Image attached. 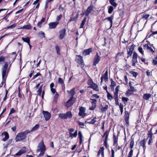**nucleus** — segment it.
<instances>
[{
  "label": "nucleus",
  "instance_id": "19",
  "mask_svg": "<svg viewBox=\"0 0 157 157\" xmlns=\"http://www.w3.org/2000/svg\"><path fill=\"white\" fill-rule=\"evenodd\" d=\"M113 15H111L109 17H107L104 20H108L109 21L111 24V27L113 24Z\"/></svg>",
  "mask_w": 157,
  "mask_h": 157
},
{
  "label": "nucleus",
  "instance_id": "61",
  "mask_svg": "<svg viewBox=\"0 0 157 157\" xmlns=\"http://www.w3.org/2000/svg\"><path fill=\"white\" fill-rule=\"evenodd\" d=\"M15 111L14 110V109H11L10 110V112L9 113V115H11L12 113H15Z\"/></svg>",
  "mask_w": 157,
  "mask_h": 157
},
{
  "label": "nucleus",
  "instance_id": "50",
  "mask_svg": "<svg viewBox=\"0 0 157 157\" xmlns=\"http://www.w3.org/2000/svg\"><path fill=\"white\" fill-rule=\"evenodd\" d=\"M153 143V139L152 138H150L149 139V141H148V144L149 145H151Z\"/></svg>",
  "mask_w": 157,
  "mask_h": 157
},
{
  "label": "nucleus",
  "instance_id": "47",
  "mask_svg": "<svg viewBox=\"0 0 157 157\" xmlns=\"http://www.w3.org/2000/svg\"><path fill=\"white\" fill-rule=\"evenodd\" d=\"M132 92L130 89H129L127 91L126 94L127 96H128L131 94Z\"/></svg>",
  "mask_w": 157,
  "mask_h": 157
},
{
  "label": "nucleus",
  "instance_id": "8",
  "mask_svg": "<svg viewBox=\"0 0 157 157\" xmlns=\"http://www.w3.org/2000/svg\"><path fill=\"white\" fill-rule=\"evenodd\" d=\"M100 59V57L98 56V53H96V56L94 58L93 65L96 66L99 62Z\"/></svg>",
  "mask_w": 157,
  "mask_h": 157
},
{
  "label": "nucleus",
  "instance_id": "1",
  "mask_svg": "<svg viewBox=\"0 0 157 157\" xmlns=\"http://www.w3.org/2000/svg\"><path fill=\"white\" fill-rule=\"evenodd\" d=\"M75 88H73L70 90H67L68 96L70 97L69 100L67 102L66 105L67 107H69L74 103L75 99L74 98V96L75 94Z\"/></svg>",
  "mask_w": 157,
  "mask_h": 157
},
{
  "label": "nucleus",
  "instance_id": "24",
  "mask_svg": "<svg viewBox=\"0 0 157 157\" xmlns=\"http://www.w3.org/2000/svg\"><path fill=\"white\" fill-rule=\"evenodd\" d=\"M66 115V119L67 118H70L72 117V114L71 112L68 111L67 112L65 113Z\"/></svg>",
  "mask_w": 157,
  "mask_h": 157
},
{
  "label": "nucleus",
  "instance_id": "3",
  "mask_svg": "<svg viewBox=\"0 0 157 157\" xmlns=\"http://www.w3.org/2000/svg\"><path fill=\"white\" fill-rule=\"evenodd\" d=\"M46 150L45 146L44 144L43 141L40 142L37 148V151L40 152L38 157H41L44 154Z\"/></svg>",
  "mask_w": 157,
  "mask_h": 157
},
{
  "label": "nucleus",
  "instance_id": "22",
  "mask_svg": "<svg viewBox=\"0 0 157 157\" xmlns=\"http://www.w3.org/2000/svg\"><path fill=\"white\" fill-rule=\"evenodd\" d=\"M26 152V151L24 149H21L19 150L17 153L15 154L16 155H21L22 154Z\"/></svg>",
  "mask_w": 157,
  "mask_h": 157
},
{
  "label": "nucleus",
  "instance_id": "57",
  "mask_svg": "<svg viewBox=\"0 0 157 157\" xmlns=\"http://www.w3.org/2000/svg\"><path fill=\"white\" fill-rule=\"evenodd\" d=\"M62 17V16L61 14H60L59 16H58L56 18V21H59Z\"/></svg>",
  "mask_w": 157,
  "mask_h": 157
},
{
  "label": "nucleus",
  "instance_id": "43",
  "mask_svg": "<svg viewBox=\"0 0 157 157\" xmlns=\"http://www.w3.org/2000/svg\"><path fill=\"white\" fill-rule=\"evenodd\" d=\"M113 8L112 6H110L108 10V13L109 14L111 13L113 11Z\"/></svg>",
  "mask_w": 157,
  "mask_h": 157
},
{
  "label": "nucleus",
  "instance_id": "48",
  "mask_svg": "<svg viewBox=\"0 0 157 157\" xmlns=\"http://www.w3.org/2000/svg\"><path fill=\"white\" fill-rule=\"evenodd\" d=\"M122 101L125 103L129 100V99L127 98L123 97L122 98Z\"/></svg>",
  "mask_w": 157,
  "mask_h": 157
},
{
  "label": "nucleus",
  "instance_id": "9",
  "mask_svg": "<svg viewBox=\"0 0 157 157\" xmlns=\"http://www.w3.org/2000/svg\"><path fill=\"white\" fill-rule=\"evenodd\" d=\"M120 88V86H117L115 88V92L114 93V98L116 102L118 101V91Z\"/></svg>",
  "mask_w": 157,
  "mask_h": 157
},
{
  "label": "nucleus",
  "instance_id": "56",
  "mask_svg": "<svg viewBox=\"0 0 157 157\" xmlns=\"http://www.w3.org/2000/svg\"><path fill=\"white\" fill-rule=\"evenodd\" d=\"M107 140H105L103 143L104 145L106 148L107 147Z\"/></svg>",
  "mask_w": 157,
  "mask_h": 157
},
{
  "label": "nucleus",
  "instance_id": "6",
  "mask_svg": "<svg viewBox=\"0 0 157 157\" xmlns=\"http://www.w3.org/2000/svg\"><path fill=\"white\" fill-rule=\"evenodd\" d=\"M137 53L134 52L133 55L132 60V66L134 67L136 66V63H137Z\"/></svg>",
  "mask_w": 157,
  "mask_h": 157
},
{
  "label": "nucleus",
  "instance_id": "7",
  "mask_svg": "<svg viewBox=\"0 0 157 157\" xmlns=\"http://www.w3.org/2000/svg\"><path fill=\"white\" fill-rule=\"evenodd\" d=\"M42 113L45 121H48L49 120L51 117V115L49 112L47 111H43Z\"/></svg>",
  "mask_w": 157,
  "mask_h": 157
},
{
  "label": "nucleus",
  "instance_id": "29",
  "mask_svg": "<svg viewBox=\"0 0 157 157\" xmlns=\"http://www.w3.org/2000/svg\"><path fill=\"white\" fill-rule=\"evenodd\" d=\"M109 132L107 130H106L105 132L104 133L102 137H105V140H108V135H109Z\"/></svg>",
  "mask_w": 157,
  "mask_h": 157
},
{
  "label": "nucleus",
  "instance_id": "55",
  "mask_svg": "<svg viewBox=\"0 0 157 157\" xmlns=\"http://www.w3.org/2000/svg\"><path fill=\"white\" fill-rule=\"evenodd\" d=\"M149 16V15L146 14L144 15L142 17V18H145V19H147Z\"/></svg>",
  "mask_w": 157,
  "mask_h": 157
},
{
  "label": "nucleus",
  "instance_id": "39",
  "mask_svg": "<svg viewBox=\"0 0 157 157\" xmlns=\"http://www.w3.org/2000/svg\"><path fill=\"white\" fill-rule=\"evenodd\" d=\"M133 51V49L132 48H130L129 50V51H128L127 54L128 55V56H127V57H128L129 56H131L132 53V52Z\"/></svg>",
  "mask_w": 157,
  "mask_h": 157
},
{
  "label": "nucleus",
  "instance_id": "49",
  "mask_svg": "<svg viewBox=\"0 0 157 157\" xmlns=\"http://www.w3.org/2000/svg\"><path fill=\"white\" fill-rule=\"evenodd\" d=\"M138 50L140 53L142 55H144V52L143 51V48L141 47H139L138 48Z\"/></svg>",
  "mask_w": 157,
  "mask_h": 157
},
{
  "label": "nucleus",
  "instance_id": "16",
  "mask_svg": "<svg viewBox=\"0 0 157 157\" xmlns=\"http://www.w3.org/2000/svg\"><path fill=\"white\" fill-rule=\"evenodd\" d=\"M92 52V49L90 48L88 49L85 50L83 52V55L84 56L89 55Z\"/></svg>",
  "mask_w": 157,
  "mask_h": 157
},
{
  "label": "nucleus",
  "instance_id": "17",
  "mask_svg": "<svg viewBox=\"0 0 157 157\" xmlns=\"http://www.w3.org/2000/svg\"><path fill=\"white\" fill-rule=\"evenodd\" d=\"M88 87L91 88L96 91H98L99 90V89L97 85L94 83L91 86H89Z\"/></svg>",
  "mask_w": 157,
  "mask_h": 157
},
{
  "label": "nucleus",
  "instance_id": "63",
  "mask_svg": "<svg viewBox=\"0 0 157 157\" xmlns=\"http://www.w3.org/2000/svg\"><path fill=\"white\" fill-rule=\"evenodd\" d=\"M153 63L154 65H156L157 64V61L155 59H153Z\"/></svg>",
  "mask_w": 157,
  "mask_h": 157
},
{
  "label": "nucleus",
  "instance_id": "34",
  "mask_svg": "<svg viewBox=\"0 0 157 157\" xmlns=\"http://www.w3.org/2000/svg\"><path fill=\"white\" fill-rule=\"evenodd\" d=\"M113 145H115L116 143H117L118 141V138L116 137L113 134Z\"/></svg>",
  "mask_w": 157,
  "mask_h": 157
},
{
  "label": "nucleus",
  "instance_id": "28",
  "mask_svg": "<svg viewBox=\"0 0 157 157\" xmlns=\"http://www.w3.org/2000/svg\"><path fill=\"white\" fill-rule=\"evenodd\" d=\"M78 136L79 137V143L81 144L82 142V135L81 131H79L78 133Z\"/></svg>",
  "mask_w": 157,
  "mask_h": 157
},
{
  "label": "nucleus",
  "instance_id": "59",
  "mask_svg": "<svg viewBox=\"0 0 157 157\" xmlns=\"http://www.w3.org/2000/svg\"><path fill=\"white\" fill-rule=\"evenodd\" d=\"M5 79H2V82L1 84H0V87H2L3 85V83L6 82Z\"/></svg>",
  "mask_w": 157,
  "mask_h": 157
},
{
  "label": "nucleus",
  "instance_id": "11",
  "mask_svg": "<svg viewBox=\"0 0 157 157\" xmlns=\"http://www.w3.org/2000/svg\"><path fill=\"white\" fill-rule=\"evenodd\" d=\"M59 24L58 21H56L53 22H50L49 23L48 25L49 28L50 29H52L55 28L57 25Z\"/></svg>",
  "mask_w": 157,
  "mask_h": 157
},
{
  "label": "nucleus",
  "instance_id": "5",
  "mask_svg": "<svg viewBox=\"0 0 157 157\" xmlns=\"http://www.w3.org/2000/svg\"><path fill=\"white\" fill-rule=\"evenodd\" d=\"M77 62L81 68H83L84 66L83 60L82 57L79 55L76 56Z\"/></svg>",
  "mask_w": 157,
  "mask_h": 157
},
{
  "label": "nucleus",
  "instance_id": "13",
  "mask_svg": "<svg viewBox=\"0 0 157 157\" xmlns=\"http://www.w3.org/2000/svg\"><path fill=\"white\" fill-rule=\"evenodd\" d=\"M129 114L128 112L127 111H125L124 120L126 124H128L129 123Z\"/></svg>",
  "mask_w": 157,
  "mask_h": 157
},
{
  "label": "nucleus",
  "instance_id": "41",
  "mask_svg": "<svg viewBox=\"0 0 157 157\" xmlns=\"http://www.w3.org/2000/svg\"><path fill=\"white\" fill-rule=\"evenodd\" d=\"M58 82L59 83L62 85H64V82L62 78H58Z\"/></svg>",
  "mask_w": 157,
  "mask_h": 157
},
{
  "label": "nucleus",
  "instance_id": "60",
  "mask_svg": "<svg viewBox=\"0 0 157 157\" xmlns=\"http://www.w3.org/2000/svg\"><path fill=\"white\" fill-rule=\"evenodd\" d=\"M92 101H91V103L92 104H94L95 105V104H96L97 102V100L96 99H91Z\"/></svg>",
  "mask_w": 157,
  "mask_h": 157
},
{
  "label": "nucleus",
  "instance_id": "14",
  "mask_svg": "<svg viewBox=\"0 0 157 157\" xmlns=\"http://www.w3.org/2000/svg\"><path fill=\"white\" fill-rule=\"evenodd\" d=\"M146 143V140L144 139L140 142V144L141 146L143 147L144 151L146 149L145 144Z\"/></svg>",
  "mask_w": 157,
  "mask_h": 157
},
{
  "label": "nucleus",
  "instance_id": "21",
  "mask_svg": "<svg viewBox=\"0 0 157 157\" xmlns=\"http://www.w3.org/2000/svg\"><path fill=\"white\" fill-rule=\"evenodd\" d=\"M3 134L5 136V137L2 139L3 141H6L9 138V136L8 133L7 132H5L3 133Z\"/></svg>",
  "mask_w": 157,
  "mask_h": 157
},
{
  "label": "nucleus",
  "instance_id": "31",
  "mask_svg": "<svg viewBox=\"0 0 157 157\" xmlns=\"http://www.w3.org/2000/svg\"><path fill=\"white\" fill-rule=\"evenodd\" d=\"M116 0H109L110 4L113 6L116 7L117 6V4L115 2Z\"/></svg>",
  "mask_w": 157,
  "mask_h": 157
},
{
  "label": "nucleus",
  "instance_id": "52",
  "mask_svg": "<svg viewBox=\"0 0 157 157\" xmlns=\"http://www.w3.org/2000/svg\"><path fill=\"white\" fill-rule=\"evenodd\" d=\"M133 151L132 149H131L129 152V154H128V157H131L132 155V153H133Z\"/></svg>",
  "mask_w": 157,
  "mask_h": 157
},
{
  "label": "nucleus",
  "instance_id": "32",
  "mask_svg": "<svg viewBox=\"0 0 157 157\" xmlns=\"http://www.w3.org/2000/svg\"><path fill=\"white\" fill-rule=\"evenodd\" d=\"M45 20V18H43L40 21L38 22L37 24V26L39 27H41L42 23Z\"/></svg>",
  "mask_w": 157,
  "mask_h": 157
},
{
  "label": "nucleus",
  "instance_id": "26",
  "mask_svg": "<svg viewBox=\"0 0 157 157\" xmlns=\"http://www.w3.org/2000/svg\"><path fill=\"white\" fill-rule=\"evenodd\" d=\"M70 137H71L72 138L74 137H76L77 135V131L76 130L74 133L73 134L71 132H69Z\"/></svg>",
  "mask_w": 157,
  "mask_h": 157
},
{
  "label": "nucleus",
  "instance_id": "64",
  "mask_svg": "<svg viewBox=\"0 0 157 157\" xmlns=\"http://www.w3.org/2000/svg\"><path fill=\"white\" fill-rule=\"evenodd\" d=\"M59 10L63 11V10L64 8L61 6V5L59 6Z\"/></svg>",
  "mask_w": 157,
  "mask_h": 157
},
{
  "label": "nucleus",
  "instance_id": "45",
  "mask_svg": "<svg viewBox=\"0 0 157 157\" xmlns=\"http://www.w3.org/2000/svg\"><path fill=\"white\" fill-rule=\"evenodd\" d=\"M95 119L96 118H94L91 121L88 122L87 123L89 124H94L96 122V121L95 120Z\"/></svg>",
  "mask_w": 157,
  "mask_h": 157
},
{
  "label": "nucleus",
  "instance_id": "62",
  "mask_svg": "<svg viewBox=\"0 0 157 157\" xmlns=\"http://www.w3.org/2000/svg\"><path fill=\"white\" fill-rule=\"evenodd\" d=\"M114 151L113 149H112L111 150V154H112V157H114Z\"/></svg>",
  "mask_w": 157,
  "mask_h": 157
},
{
  "label": "nucleus",
  "instance_id": "15",
  "mask_svg": "<svg viewBox=\"0 0 157 157\" xmlns=\"http://www.w3.org/2000/svg\"><path fill=\"white\" fill-rule=\"evenodd\" d=\"M85 109H79V112L78 113V115L81 116L82 117H83L85 116V114L84 113L85 110Z\"/></svg>",
  "mask_w": 157,
  "mask_h": 157
},
{
  "label": "nucleus",
  "instance_id": "40",
  "mask_svg": "<svg viewBox=\"0 0 157 157\" xmlns=\"http://www.w3.org/2000/svg\"><path fill=\"white\" fill-rule=\"evenodd\" d=\"M94 83L91 78L89 79L87 82V84L90 86H91Z\"/></svg>",
  "mask_w": 157,
  "mask_h": 157
},
{
  "label": "nucleus",
  "instance_id": "10",
  "mask_svg": "<svg viewBox=\"0 0 157 157\" xmlns=\"http://www.w3.org/2000/svg\"><path fill=\"white\" fill-rule=\"evenodd\" d=\"M94 10V7L92 6H90L87 8L86 11L85 12V14L87 16L89 13L91 12Z\"/></svg>",
  "mask_w": 157,
  "mask_h": 157
},
{
  "label": "nucleus",
  "instance_id": "30",
  "mask_svg": "<svg viewBox=\"0 0 157 157\" xmlns=\"http://www.w3.org/2000/svg\"><path fill=\"white\" fill-rule=\"evenodd\" d=\"M86 18L85 17L82 21V22L81 24L80 27H79L80 29L83 28V26L86 22Z\"/></svg>",
  "mask_w": 157,
  "mask_h": 157
},
{
  "label": "nucleus",
  "instance_id": "2",
  "mask_svg": "<svg viewBox=\"0 0 157 157\" xmlns=\"http://www.w3.org/2000/svg\"><path fill=\"white\" fill-rule=\"evenodd\" d=\"M30 132V131L27 130L23 132L18 133L16 136V141H21L25 140L26 137V135Z\"/></svg>",
  "mask_w": 157,
  "mask_h": 157
},
{
  "label": "nucleus",
  "instance_id": "37",
  "mask_svg": "<svg viewBox=\"0 0 157 157\" xmlns=\"http://www.w3.org/2000/svg\"><path fill=\"white\" fill-rule=\"evenodd\" d=\"M108 73L107 71L102 76L103 78L105 79V80H107L108 79Z\"/></svg>",
  "mask_w": 157,
  "mask_h": 157
},
{
  "label": "nucleus",
  "instance_id": "27",
  "mask_svg": "<svg viewBox=\"0 0 157 157\" xmlns=\"http://www.w3.org/2000/svg\"><path fill=\"white\" fill-rule=\"evenodd\" d=\"M59 117L63 119H66V117L65 113H60L59 114Z\"/></svg>",
  "mask_w": 157,
  "mask_h": 157
},
{
  "label": "nucleus",
  "instance_id": "25",
  "mask_svg": "<svg viewBox=\"0 0 157 157\" xmlns=\"http://www.w3.org/2000/svg\"><path fill=\"white\" fill-rule=\"evenodd\" d=\"M55 49L56 51V53L57 55H60V48L58 45H57L56 46Z\"/></svg>",
  "mask_w": 157,
  "mask_h": 157
},
{
  "label": "nucleus",
  "instance_id": "33",
  "mask_svg": "<svg viewBox=\"0 0 157 157\" xmlns=\"http://www.w3.org/2000/svg\"><path fill=\"white\" fill-rule=\"evenodd\" d=\"M22 40L25 42L27 43L28 44H29V43L30 42V39L29 37H26V38H22Z\"/></svg>",
  "mask_w": 157,
  "mask_h": 157
},
{
  "label": "nucleus",
  "instance_id": "36",
  "mask_svg": "<svg viewBox=\"0 0 157 157\" xmlns=\"http://www.w3.org/2000/svg\"><path fill=\"white\" fill-rule=\"evenodd\" d=\"M39 127V125L38 124H36L31 129L30 132L34 131L37 129Z\"/></svg>",
  "mask_w": 157,
  "mask_h": 157
},
{
  "label": "nucleus",
  "instance_id": "38",
  "mask_svg": "<svg viewBox=\"0 0 157 157\" xmlns=\"http://www.w3.org/2000/svg\"><path fill=\"white\" fill-rule=\"evenodd\" d=\"M150 44V42H148L147 44H145L144 45V49H147L148 50H149V49L150 48L149 46L148 45V44Z\"/></svg>",
  "mask_w": 157,
  "mask_h": 157
},
{
  "label": "nucleus",
  "instance_id": "42",
  "mask_svg": "<svg viewBox=\"0 0 157 157\" xmlns=\"http://www.w3.org/2000/svg\"><path fill=\"white\" fill-rule=\"evenodd\" d=\"M78 124L79 126L81 128H83V127L85 125V124L81 122L80 121H78Z\"/></svg>",
  "mask_w": 157,
  "mask_h": 157
},
{
  "label": "nucleus",
  "instance_id": "23",
  "mask_svg": "<svg viewBox=\"0 0 157 157\" xmlns=\"http://www.w3.org/2000/svg\"><path fill=\"white\" fill-rule=\"evenodd\" d=\"M32 28V26L30 24H28L22 27H21V29H25L27 30H29L31 29Z\"/></svg>",
  "mask_w": 157,
  "mask_h": 157
},
{
  "label": "nucleus",
  "instance_id": "53",
  "mask_svg": "<svg viewBox=\"0 0 157 157\" xmlns=\"http://www.w3.org/2000/svg\"><path fill=\"white\" fill-rule=\"evenodd\" d=\"M41 90L42 88L39 87L38 90L37 91V93H38V94L39 95H41Z\"/></svg>",
  "mask_w": 157,
  "mask_h": 157
},
{
  "label": "nucleus",
  "instance_id": "58",
  "mask_svg": "<svg viewBox=\"0 0 157 157\" xmlns=\"http://www.w3.org/2000/svg\"><path fill=\"white\" fill-rule=\"evenodd\" d=\"M41 75V74L39 73H37L33 77V79H35V78L36 77H37V76H40Z\"/></svg>",
  "mask_w": 157,
  "mask_h": 157
},
{
  "label": "nucleus",
  "instance_id": "20",
  "mask_svg": "<svg viewBox=\"0 0 157 157\" xmlns=\"http://www.w3.org/2000/svg\"><path fill=\"white\" fill-rule=\"evenodd\" d=\"M104 148L103 147H101L99 151H98V155H99L100 154H101L102 156H104Z\"/></svg>",
  "mask_w": 157,
  "mask_h": 157
},
{
  "label": "nucleus",
  "instance_id": "35",
  "mask_svg": "<svg viewBox=\"0 0 157 157\" xmlns=\"http://www.w3.org/2000/svg\"><path fill=\"white\" fill-rule=\"evenodd\" d=\"M111 84L110 85V87H111L112 89H114V88L115 86H116V83L114 81H113L112 79L111 80Z\"/></svg>",
  "mask_w": 157,
  "mask_h": 157
},
{
  "label": "nucleus",
  "instance_id": "46",
  "mask_svg": "<svg viewBox=\"0 0 157 157\" xmlns=\"http://www.w3.org/2000/svg\"><path fill=\"white\" fill-rule=\"evenodd\" d=\"M134 145V140H132L131 141L130 143V148L132 149L133 148V146Z\"/></svg>",
  "mask_w": 157,
  "mask_h": 157
},
{
  "label": "nucleus",
  "instance_id": "4",
  "mask_svg": "<svg viewBox=\"0 0 157 157\" xmlns=\"http://www.w3.org/2000/svg\"><path fill=\"white\" fill-rule=\"evenodd\" d=\"M8 64L7 62L5 63L2 69V79H6L7 74V68L8 67Z\"/></svg>",
  "mask_w": 157,
  "mask_h": 157
},
{
  "label": "nucleus",
  "instance_id": "51",
  "mask_svg": "<svg viewBox=\"0 0 157 157\" xmlns=\"http://www.w3.org/2000/svg\"><path fill=\"white\" fill-rule=\"evenodd\" d=\"M107 96L108 98L110 100H111L113 98V96L110 94H109L107 95Z\"/></svg>",
  "mask_w": 157,
  "mask_h": 157
},
{
  "label": "nucleus",
  "instance_id": "18",
  "mask_svg": "<svg viewBox=\"0 0 157 157\" xmlns=\"http://www.w3.org/2000/svg\"><path fill=\"white\" fill-rule=\"evenodd\" d=\"M151 94H144L143 98L145 100H148L151 98Z\"/></svg>",
  "mask_w": 157,
  "mask_h": 157
},
{
  "label": "nucleus",
  "instance_id": "12",
  "mask_svg": "<svg viewBox=\"0 0 157 157\" xmlns=\"http://www.w3.org/2000/svg\"><path fill=\"white\" fill-rule=\"evenodd\" d=\"M66 30L64 29L60 31L59 32V38L60 39L63 38L65 35Z\"/></svg>",
  "mask_w": 157,
  "mask_h": 157
},
{
  "label": "nucleus",
  "instance_id": "54",
  "mask_svg": "<svg viewBox=\"0 0 157 157\" xmlns=\"http://www.w3.org/2000/svg\"><path fill=\"white\" fill-rule=\"evenodd\" d=\"M12 11L11 12H10L8 14H7L6 16H5L3 19H5L6 21H8V20H7L6 18V17L8 16V15H10L12 13Z\"/></svg>",
  "mask_w": 157,
  "mask_h": 157
},
{
  "label": "nucleus",
  "instance_id": "44",
  "mask_svg": "<svg viewBox=\"0 0 157 157\" xmlns=\"http://www.w3.org/2000/svg\"><path fill=\"white\" fill-rule=\"evenodd\" d=\"M130 73L133 76H134L135 78L138 75L137 73L135 71H131Z\"/></svg>",
  "mask_w": 157,
  "mask_h": 157
}]
</instances>
